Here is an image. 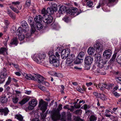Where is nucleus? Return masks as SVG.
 <instances>
[{
	"mask_svg": "<svg viewBox=\"0 0 121 121\" xmlns=\"http://www.w3.org/2000/svg\"><path fill=\"white\" fill-rule=\"evenodd\" d=\"M98 63V66L99 68H103L104 67H105V65L106 64V62L105 61H104L102 59H101L98 61V62H96Z\"/></svg>",
	"mask_w": 121,
	"mask_h": 121,
	"instance_id": "12",
	"label": "nucleus"
},
{
	"mask_svg": "<svg viewBox=\"0 0 121 121\" xmlns=\"http://www.w3.org/2000/svg\"><path fill=\"white\" fill-rule=\"evenodd\" d=\"M47 10L48 13L49 14H52L54 12V10L51 8L48 7L47 8Z\"/></svg>",
	"mask_w": 121,
	"mask_h": 121,
	"instance_id": "34",
	"label": "nucleus"
},
{
	"mask_svg": "<svg viewBox=\"0 0 121 121\" xmlns=\"http://www.w3.org/2000/svg\"><path fill=\"white\" fill-rule=\"evenodd\" d=\"M97 119V117L94 115H92L89 118V121H96Z\"/></svg>",
	"mask_w": 121,
	"mask_h": 121,
	"instance_id": "33",
	"label": "nucleus"
},
{
	"mask_svg": "<svg viewBox=\"0 0 121 121\" xmlns=\"http://www.w3.org/2000/svg\"><path fill=\"white\" fill-rule=\"evenodd\" d=\"M44 17H43V22L47 24H48L50 23L52 21L53 18L50 15H45Z\"/></svg>",
	"mask_w": 121,
	"mask_h": 121,
	"instance_id": "6",
	"label": "nucleus"
},
{
	"mask_svg": "<svg viewBox=\"0 0 121 121\" xmlns=\"http://www.w3.org/2000/svg\"><path fill=\"white\" fill-rule=\"evenodd\" d=\"M18 35V36L19 39L21 41L23 40L25 38V36L23 35L19 34V35Z\"/></svg>",
	"mask_w": 121,
	"mask_h": 121,
	"instance_id": "45",
	"label": "nucleus"
},
{
	"mask_svg": "<svg viewBox=\"0 0 121 121\" xmlns=\"http://www.w3.org/2000/svg\"><path fill=\"white\" fill-rule=\"evenodd\" d=\"M48 104L47 103L41 99L39 102V106L40 108V109L43 110V112H44L47 109Z\"/></svg>",
	"mask_w": 121,
	"mask_h": 121,
	"instance_id": "5",
	"label": "nucleus"
},
{
	"mask_svg": "<svg viewBox=\"0 0 121 121\" xmlns=\"http://www.w3.org/2000/svg\"><path fill=\"white\" fill-rule=\"evenodd\" d=\"M7 49L4 48H1L0 49V54H2L6 52Z\"/></svg>",
	"mask_w": 121,
	"mask_h": 121,
	"instance_id": "46",
	"label": "nucleus"
},
{
	"mask_svg": "<svg viewBox=\"0 0 121 121\" xmlns=\"http://www.w3.org/2000/svg\"><path fill=\"white\" fill-rule=\"evenodd\" d=\"M29 99L27 97L24 98L21 101L19 102V104L21 105L24 104L28 101H29Z\"/></svg>",
	"mask_w": 121,
	"mask_h": 121,
	"instance_id": "29",
	"label": "nucleus"
},
{
	"mask_svg": "<svg viewBox=\"0 0 121 121\" xmlns=\"http://www.w3.org/2000/svg\"><path fill=\"white\" fill-rule=\"evenodd\" d=\"M115 79L117 83H121V77H116Z\"/></svg>",
	"mask_w": 121,
	"mask_h": 121,
	"instance_id": "48",
	"label": "nucleus"
},
{
	"mask_svg": "<svg viewBox=\"0 0 121 121\" xmlns=\"http://www.w3.org/2000/svg\"><path fill=\"white\" fill-rule=\"evenodd\" d=\"M6 70L5 69H3V71H2L0 73V77L2 78L5 79L6 77L7 74L6 73Z\"/></svg>",
	"mask_w": 121,
	"mask_h": 121,
	"instance_id": "24",
	"label": "nucleus"
},
{
	"mask_svg": "<svg viewBox=\"0 0 121 121\" xmlns=\"http://www.w3.org/2000/svg\"><path fill=\"white\" fill-rule=\"evenodd\" d=\"M67 116L68 119L69 120H70L71 117V115L70 113L68 112L67 113Z\"/></svg>",
	"mask_w": 121,
	"mask_h": 121,
	"instance_id": "55",
	"label": "nucleus"
},
{
	"mask_svg": "<svg viewBox=\"0 0 121 121\" xmlns=\"http://www.w3.org/2000/svg\"><path fill=\"white\" fill-rule=\"evenodd\" d=\"M11 31L13 33H15L16 32V28L14 26H13L11 29Z\"/></svg>",
	"mask_w": 121,
	"mask_h": 121,
	"instance_id": "49",
	"label": "nucleus"
},
{
	"mask_svg": "<svg viewBox=\"0 0 121 121\" xmlns=\"http://www.w3.org/2000/svg\"><path fill=\"white\" fill-rule=\"evenodd\" d=\"M99 98H100L102 100H104L106 99V97L104 94L99 93Z\"/></svg>",
	"mask_w": 121,
	"mask_h": 121,
	"instance_id": "38",
	"label": "nucleus"
},
{
	"mask_svg": "<svg viewBox=\"0 0 121 121\" xmlns=\"http://www.w3.org/2000/svg\"><path fill=\"white\" fill-rule=\"evenodd\" d=\"M78 10V9L76 8H73L71 9H69L68 12V13L72 15L75 16L78 15L80 13L78 12H76Z\"/></svg>",
	"mask_w": 121,
	"mask_h": 121,
	"instance_id": "7",
	"label": "nucleus"
},
{
	"mask_svg": "<svg viewBox=\"0 0 121 121\" xmlns=\"http://www.w3.org/2000/svg\"><path fill=\"white\" fill-rule=\"evenodd\" d=\"M96 86L97 88H98V87L101 90H102L103 88L107 89H109L110 88V87L109 86H108V85L104 83L99 84V85Z\"/></svg>",
	"mask_w": 121,
	"mask_h": 121,
	"instance_id": "16",
	"label": "nucleus"
},
{
	"mask_svg": "<svg viewBox=\"0 0 121 121\" xmlns=\"http://www.w3.org/2000/svg\"><path fill=\"white\" fill-rule=\"evenodd\" d=\"M34 107L33 106L29 105L28 107V108L29 110H31L34 108Z\"/></svg>",
	"mask_w": 121,
	"mask_h": 121,
	"instance_id": "59",
	"label": "nucleus"
},
{
	"mask_svg": "<svg viewBox=\"0 0 121 121\" xmlns=\"http://www.w3.org/2000/svg\"><path fill=\"white\" fill-rule=\"evenodd\" d=\"M60 7L58 12L59 14H62L66 11V8L65 6H64Z\"/></svg>",
	"mask_w": 121,
	"mask_h": 121,
	"instance_id": "19",
	"label": "nucleus"
},
{
	"mask_svg": "<svg viewBox=\"0 0 121 121\" xmlns=\"http://www.w3.org/2000/svg\"><path fill=\"white\" fill-rule=\"evenodd\" d=\"M21 24L23 28L26 29L28 28V25L25 21H22L21 23Z\"/></svg>",
	"mask_w": 121,
	"mask_h": 121,
	"instance_id": "27",
	"label": "nucleus"
},
{
	"mask_svg": "<svg viewBox=\"0 0 121 121\" xmlns=\"http://www.w3.org/2000/svg\"><path fill=\"white\" fill-rule=\"evenodd\" d=\"M86 4L87 6L89 7H91L93 4L92 1H89L86 3Z\"/></svg>",
	"mask_w": 121,
	"mask_h": 121,
	"instance_id": "47",
	"label": "nucleus"
},
{
	"mask_svg": "<svg viewBox=\"0 0 121 121\" xmlns=\"http://www.w3.org/2000/svg\"><path fill=\"white\" fill-rule=\"evenodd\" d=\"M9 112V111L7 108L0 109V112H3L4 116H6Z\"/></svg>",
	"mask_w": 121,
	"mask_h": 121,
	"instance_id": "25",
	"label": "nucleus"
},
{
	"mask_svg": "<svg viewBox=\"0 0 121 121\" xmlns=\"http://www.w3.org/2000/svg\"><path fill=\"white\" fill-rule=\"evenodd\" d=\"M22 29L21 27H19L17 30V34L19 35V34H22Z\"/></svg>",
	"mask_w": 121,
	"mask_h": 121,
	"instance_id": "37",
	"label": "nucleus"
},
{
	"mask_svg": "<svg viewBox=\"0 0 121 121\" xmlns=\"http://www.w3.org/2000/svg\"><path fill=\"white\" fill-rule=\"evenodd\" d=\"M1 102L3 103H5L7 102V99L5 97H2L1 98Z\"/></svg>",
	"mask_w": 121,
	"mask_h": 121,
	"instance_id": "40",
	"label": "nucleus"
},
{
	"mask_svg": "<svg viewBox=\"0 0 121 121\" xmlns=\"http://www.w3.org/2000/svg\"><path fill=\"white\" fill-rule=\"evenodd\" d=\"M20 2L19 1H13L12 2V4L14 6H17V8H18V6L20 5Z\"/></svg>",
	"mask_w": 121,
	"mask_h": 121,
	"instance_id": "42",
	"label": "nucleus"
},
{
	"mask_svg": "<svg viewBox=\"0 0 121 121\" xmlns=\"http://www.w3.org/2000/svg\"><path fill=\"white\" fill-rule=\"evenodd\" d=\"M54 75L55 76L59 77L61 75V74L60 73H56L54 74Z\"/></svg>",
	"mask_w": 121,
	"mask_h": 121,
	"instance_id": "64",
	"label": "nucleus"
},
{
	"mask_svg": "<svg viewBox=\"0 0 121 121\" xmlns=\"http://www.w3.org/2000/svg\"><path fill=\"white\" fill-rule=\"evenodd\" d=\"M40 23H38L36 24V27L37 30H40L43 28V25Z\"/></svg>",
	"mask_w": 121,
	"mask_h": 121,
	"instance_id": "39",
	"label": "nucleus"
},
{
	"mask_svg": "<svg viewBox=\"0 0 121 121\" xmlns=\"http://www.w3.org/2000/svg\"><path fill=\"white\" fill-rule=\"evenodd\" d=\"M41 13L42 14H44L43 16V17H45V16H44L45 15H47V14L48 13L47 10H46L45 8H43L42 10Z\"/></svg>",
	"mask_w": 121,
	"mask_h": 121,
	"instance_id": "41",
	"label": "nucleus"
},
{
	"mask_svg": "<svg viewBox=\"0 0 121 121\" xmlns=\"http://www.w3.org/2000/svg\"><path fill=\"white\" fill-rule=\"evenodd\" d=\"M85 55V53L83 52H81L78 55V58L81 60H82Z\"/></svg>",
	"mask_w": 121,
	"mask_h": 121,
	"instance_id": "31",
	"label": "nucleus"
},
{
	"mask_svg": "<svg viewBox=\"0 0 121 121\" xmlns=\"http://www.w3.org/2000/svg\"><path fill=\"white\" fill-rule=\"evenodd\" d=\"M68 57L66 60V63L68 64H70L74 60L75 56L73 55H71Z\"/></svg>",
	"mask_w": 121,
	"mask_h": 121,
	"instance_id": "15",
	"label": "nucleus"
},
{
	"mask_svg": "<svg viewBox=\"0 0 121 121\" xmlns=\"http://www.w3.org/2000/svg\"><path fill=\"white\" fill-rule=\"evenodd\" d=\"M5 81V79L2 78L0 77V84L3 83Z\"/></svg>",
	"mask_w": 121,
	"mask_h": 121,
	"instance_id": "61",
	"label": "nucleus"
},
{
	"mask_svg": "<svg viewBox=\"0 0 121 121\" xmlns=\"http://www.w3.org/2000/svg\"><path fill=\"white\" fill-rule=\"evenodd\" d=\"M19 100L18 98L16 97H13V98L12 101L13 102L14 104H16L18 102Z\"/></svg>",
	"mask_w": 121,
	"mask_h": 121,
	"instance_id": "43",
	"label": "nucleus"
},
{
	"mask_svg": "<svg viewBox=\"0 0 121 121\" xmlns=\"http://www.w3.org/2000/svg\"><path fill=\"white\" fill-rule=\"evenodd\" d=\"M17 39L16 38H14L11 41L10 43L12 45H17L18 43Z\"/></svg>",
	"mask_w": 121,
	"mask_h": 121,
	"instance_id": "21",
	"label": "nucleus"
},
{
	"mask_svg": "<svg viewBox=\"0 0 121 121\" xmlns=\"http://www.w3.org/2000/svg\"><path fill=\"white\" fill-rule=\"evenodd\" d=\"M52 8L54 10V11H56L57 9V5L56 4H54L52 5Z\"/></svg>",
	"mask_w": 121,
	"mask_h": 121,
	"instance_id": "51",
	"label": "nucleus"
},
{
	"mask_svg": "<svg viewBox=\"0 0 121 121\" xmlns=\"http://www.w3.org/2000/svg\"><path fill=\"white\" fill-rule=\"evenodd\" d=\"M22 6L21 5H19V6H18V8H17L18 9H17L16 8L14 7L13 5H11L10 6L9 8L13 11V12L17 13H19V11L18 10H21L22 8Z\"/></svg>",
	"mask_w": 121,
	"mask_h": 121,
	"instance_id": "13",
	"label": "nucleus"
},
{
	"mask_svg": "<svg viewBox=\"0 0 121 121\" xmlns=\"http://www.w3.org/2000/svg\"><path fill=\"white\" fill-rule=\"evenodd\" d=\"M77 90L82 93H83V90L82 88L80 86L77 87Z\"/></svg>",
	"mask_w": 121,
	"mask_h": 121,
	"instance_id": "52",
	"label": "nucleus"
},
{
	"mask_svg": "<svg viewBox=\"0 0 121 121\" xmlns=\"http://www.w3.org/2000/svg\"><path fill=\"white\" fill-rule=\"evenodd\" d=\"M112 52L110 49L105 50L103 53V55L104 57L107 59H109L111 56Z\"/></svg>",
	"mask_w": 121,
	"mask_h": 121,
	"instance_id": "9",
	"label": "nucleus"
},
{
	"mask_svg": "<svg viewBox=\"0 0 121 121\" xmlns=\"http://www.w3.org/2000/svg\"><path fill=\"white\" fill-rule=\"evenodd\" d=\"M76 121H83L82 120L78 117H76L75 119Z\"/></svg>",
	"mask_w": 121,
	"mask_h": 121,
	"instance_id": "58",
	"label": "nucleus"
},
{
	"mask_svg": "<svg viewBox=\"0 0 121 121\" xmlns=\"http://www.w3.org/2000/svg\"><path fill=\"white\" fill-rule=\"evenodd\" d=\"M94 95L96 97L98 98L99 97V93H98L97 92H93Z\"/></svg>",
	"mask_w": 121,
	"mask_h": 121,
	"instance_id": "53",
	"label": "nucleus"
},
{
	"mask_svg": "<svg viewBox=\"0 0 121 121\" xmlns=\"http://www.w3.org/2000/svg\"><path fill=\"white\" fill-rule=\"evenodd\" d=\"M12 64L16 69V70L19 72H21V70L19 68V66L17 64H15L13 63H12Z\"/></svg>",
	"mask_w": 121,
	"mask_h": 121,
	"instance_id": "36",
	"label": "nucleus"
},
{
	"mask_svg": "<svg viewBox=\"0 0 121 121\" xmlns=\"http://www.w3.org/2000/svg\"><path fill=\"white\" fill-rule=\"evenodd\" d=\"M30 5V0H27L26 1L25 4V7L29 8Z\"/></svg>",
	"mask_w": 121,
	"mask_h": 121,
	"instance_id": "44",
	"label": "nucleus"
},
{
	"mask_svg": "<svg viewBox=\"0 0 121 121\" xmlns=\"http://www.w3.org/2000/svg\"><path fill=\"white\" fill-rule=\"evenodd\" d=\"M104 69V68H98L96 71V72L99 74L105 75L106 73Z\"/></svg>",
	"mask_w": 121,
	"mask_h": 121,
	"instance_id": "18",
	"label": "nucleus"
},
{
	"mask_svg": "<svg viewBox=\"0 0 121 121\" xmlns=\"http://www.w3.org/2000/svg\"><path fill=\"white\" fill-rule=\"evenodd\" d=\"M31 19H32V17H30L29 18V22L30 23V24L31 28V33L33 34L35 31L36 29L34 26V22L33 20H32Z\"/></svg>",
	"mask_w": 121,
	"mask_h": 121,
	"instance_id": "11",
	"label": "nucleus"
},
{
	"mask_svg": "<svg viewBox=\"0 0 121 121\" xmlns=\"http://www.w3.org/2000/svg\"><path fill=\"white\" fill-rule=\"evenodd\" d=\"M55 55L56 56V57L58 59L60 57V55L58 54V53L57 52H56Z\"/></svg>",
	"mask_w": 121,
	"mask_h": 121,
	"instance_id": "63",
	"label": "nucleus"
},
{
	"mask_svg": "<svg viewBox=\"0 0 121 121\" xmlns=\"http://www.w3.org/2000/svg\"><path fill=\"white\" fill-rule=\"evenodd\" d=\"M94 56L95 60L96 61V62H98V61L101 60V59H102L101 58L100 55L98 53L95 54L94 55Z\"/></svg>",
	"mask_w": 121,
	"mask_h": 121,
	"instance_id": "23",
	"label": "nucleus"
},
{
	"mask_svg": "<svg viewBox=\"0 0 121 121\" xmlns=\"http://www.w3.org/2000/svg\"><path fill=\"white\" fill-rule=\"evenodd\" d=\"M46 56L44 53L39 54V55H35L34 56V60L38 64H45L44 60Z\"/></svg>",
	"mask_w": 121,
	"mask_h": 121,
	"instance_id": "2",
	"label": "nucleus"
},
{
	"mask_svg": "<svg viewBox=\"0 0 121 121\" xmlns=\"http://www.w3.org/2000/svg\"><path fill=\"white\" fill-rule=\"evenodd\" d=\"M68 17H67V16L65 17L63 19V20L65 21V22H68L69 21V20L68 19Z\"/></svg>",
	"mask_w": 121,
	"mask_h": 121,
	"instance_id": "54",
	"label": "nucleus"
},
{
	"mask_svg": "<svg viewBox=\"0 0 121 121\" xmlns=\"http://www.w3.org/2000/svg\"><path fill=\"white\" fill-rule=\"evenodd\" d=\"M29 99L27 97L24 98L21 101L19 102V104L21 105L24 104L28 101H29Z\"/></svg>",
	"mask_w": 121,
	"mask_h": 121,
	"instance_id": "30",
	"label": "nucleus"
},
{
	"mask_svg": "<svg viewBox=\"0 0 121 121\" xmlns=\"http://www.w3.org/2000/svg\"><path fill=\"white\" fill-rule=\"evenodd\" d=\"M113 93L114 95L116 97H118L119 96V94L118 93H117L116 91H113Z\"/></svg>",
	"mask_w": 121,
	"mask_h": 121,
	"instance_id": "60",
	"label": "nucleus"
},
{
	"mask_svg": "<svg viewBox=\"0 0 121 121\" xmlns=\"http://www.w3.org/2000/svg\"><path fill=\"white\" fill-rule=\"evenodd\" d=\"M29 105L33 106L35 107L37 104V101L35 99H33L29 102Z\"/></svg>",
	"mask_w": 121,
	"mask_h": 121,
	"instance_id": "28",
	"label": "nucleus"
},
{
	"mask_svg": "<svg viewBox=\"0 0 121 121\" xmlns=\"http://www.w3.org/2000/svg\"><path fill=\"white\" fill-rule=\"evenodd\" d=\"M77 103V102H76L74 103V107L76 108H80L81 106L80 105H76V104Z\"/></svg>",
	"mask_w": 121,
	"mask_h": 121,
	"instance_id": "57",
	"label": "nucleus"
},
{
	"mask_svg": "<svg viewBox=\"0 0 121 121\" xmlns=\"http://www.w3.org/2000/svg\"><path fill=\"white\" fill-rule=\"evenodd\" d=\"M11 78L9 77L8 78V80L6 82L5 85L4 86L5 88H6V86L9 85L11 82Z\"/></svg>",
	"mask_w": 121,
	"mask_h": 121,
	"instance_id": "35",
	"label": "nucleus"
},
{
	"mask_svg": "<svg viewBox=\"0 0 121 121\" xmlns=\"http://www.w3.org/2000/svg\"><path fill=\"white\" fill-rule=\"evenodd\" d=\"M43 16L42 17V16L40 15L36 16L34 19L35 22L37 23H41L42 22V20H43Z\"/></svg>",
	"mask_w": 121,
	"mask_h": 121,
	"instance_id": "17",
	"label": "nucleus"
},
{
	"mask_svg": "<svg viewBox=\"0 0 121 121\" xmlns=\"http://www.w3.org/2000/svg\"><path fill=\"white\" fill-rule=\"evenodd\" d=\"M62 105L61 104H59L58 110H56L53 113L52 118V120L54 121H56L60 118L61 115L60 114L59 111L62 109Z\"/></svg>",
	"mask_w": 121,
	"mask_h": 121,
	"instance_id": "3",
	"label": "nucleus"
},
{
	"mask_svg": "<svg viewBox=\"0 0 121 121\" xmlns=\"http://www.w3.org/2000/svg\"><path fill=\"white\" fill-rule=\"evenodd\" d=\"M35 81H38L39 83H42L43 84H44L47 86L49 85V84L48 83L45 82L44 80L45 79L41 75L39 74H35Z\"/></svg>",
	"mask_w": 121,
	"mask_h": 121,
	"instance_id": "4",
	"label": "nucleus"
},
{
	"mask_svg": "<svg viewBox=\"0 0 121 121\" xmlns=\"http://www.w3.org/2000/svg\"><path fill=\"white\" fill-rule=\"evenodd\" d=\"M85 112L87 114L89 115L90 114H91V113L92 112L90 110H86Z\"/></svg>",
	"mask_w": 121,
	"mask_h": 121,
	"instance_id": "62",
	"label": "nucleus"
},
{
	"mask_svg": "<svg viewBox=\"0 0 121 121\" xmlns=\"http://www.w3.org/2000/svg\"><path fill=\"white\" fill-rule=\"evenodd\" d=\"M93 59L91 57L87 56L85 59V63L87 65H90L92 63Z\"/></svg>",
	"mask_w": 121,
	"mask_h": 121,
	"instance_id": "14",
	"label": "nucleus"
},
{
	"mask_svg": "<svg viewBox=\"0 0 121 121\" xmlns=\"http://www.w3.org/2000/svg\"><path fill=\"white\" fill-rule=\"evenodd\" d=\"M80 60H81L78 59V57L75 61V63L76 64H79L81 62Z\"/></svg>",
	"mask_w": 121,
	"mask_h": 121,
	"instance_id": "50",
	"label": "nucleus"
},
{
	"mask_svg": "<svg viewBox=\"0 0 121 121\" xmlns=\"http://www.w3.org/2000/svg\"><path fill=\"white\" fill-rule=\"evenodd\" d=\"M94 47L96 49V50L99 52H101L103 50V46L100 43L97 42L94 45Z\"/></svg>",
	"mask_w": 121,
	"mask_h": 121,
	"instance_id": "8",
	"label": "nucleus"
},
{
	"mask_svg": "<svg viewBox=\"0 0 121 121\" xmlns=\"http://www.w3.org/2000/svg\"><path fill=\"white\" fill-rule=\"evenodd\" d=\"M53 51L50 50L48 52L49 56V62L51 64H52L55 67H57L59 65L60 62L56 56L53 55Z\"/></svg>",
	"mask_w": 121,
	"mask_h": 121,
	"instance_id": "1",
	"label": "nucleus"
},
{
	"mask_svg": "<svg viewBox=\"0 0 121 121\" xmlns=\"http://www.w3.org/2000/svg\"><path fill=\"white\" fill-rule=\"evenodd\" d=\"M7 13L13 19H15V16L14 15V13H13L9 9L7 10Z\"/></svg>",
	"mask_w": 121,
	"mask_h": 121,
	"instance_id": "26",
	"label": "nucleus"
},
{
	"mask_svg": "<svg viewBox=\"0 0 121 121\" xmlns=\"http://www.w3.org/2000/svg\"><path fill=\"white\" fill-rule=\"evenodd\" d=\"M30 33H27L26 34V37L27 38L30 37L31 36V35L32 34L31 33V31H30Z\"/></svg>",
	"mask_w": 121,
	"mask_h": 121,
	"instance_id": "56",
	"label": "nucleus"
},
{
	"mask_svg": "<svg viewBox=\"0 0 121 121\" xmlns=\"http://www.w3.org/2000/svg\"><path fill=\"white\" fill-rule=\"evenodd\" d=\"M95 49L92 47H89L87 50L88 54L90 55H92L94 53Z\"/></svg>",
	"mask_w": 121,
	"mask_h": 121,
	"instance_id": "22",
	"label": "nucleus"
},
{
	"mask_svg": "<svg viewBox=\"0 0 121 121\" xmlns=\"http://www.w3.org/2000/svg\"><path fill=\"white\" fill-rule=\"evenodd\" d=\"M69 53V51L67 49H64L62 51L61 53V57L63 59H65Z\"/></svg>",
	"mask_w": 121,
	"mask_h": 121,
	"instance_id": "10",
	"label": "nucleus"
},
{
	"mask_svg": "<svg viewBox=\"0 0 121 121\" xmlns=\"http://www.w3.org/2000/svg\"><path fill=\"white\" fill-rule=\"evenodd\" d=\"M25 75L26 78L29 80H35V79L34 78H35V75L32 76L30 74H27L26 73L25 74Z\"/></svg>",
	"mask_w": 121,
	"mask_h": 121,
	"instance_id": "20",
	"label": "nucleus"
},
{
	"mask_svg": "<svg viewBox=\"0 0 121 121\" xmlns=\"http://www.w3.org/2000/svg\"><path fill=\"white\" fill-rule=\"evenodd\" d=\"M15 118L19 121H24L23 120V117L20 114H17L15 115Z\"/></svg>",
	"mask_w": 121,
	"mask_h": 121,
	"instance_id": "32",
	"label": "nucleus"
}]
</instances>
